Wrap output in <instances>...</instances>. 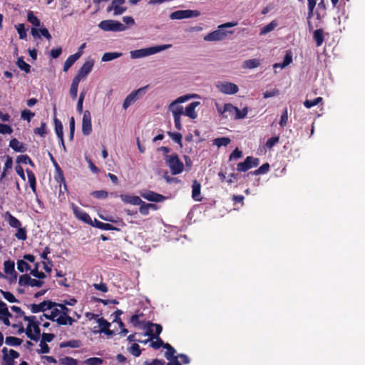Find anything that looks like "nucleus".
Returning a JSON list of instances; mask_svg holds the SVG:
<instances>
[{
  "mask_svg": "<svg viewBox=\"0 0 365 365\" xmlns=\"http://www.w3.org/2000/svg\"><path fill=\"white\" fill-rule=\"evenodd\" d=\"M248 113V108L247 107L244 108L242 110H240L237 108V112H235V115L234 116V119L239 120L245 118Z\"/></svg>",
  "mask_w": 365,
  "mask_h": 365,
  "instance_id": "54",
  "label": "nucleus"
},
{
  "mask_svg": "<svg viewBox=\"0 0 365 365\" xmlns=\"http://www.w3.org/2000/svg\"><path fill=\"white\" fill-rule=\"evenodd\" d=\"M55 165H56V174L54 176V179L59 184V196L58 197H61V193H63L62 185L64 186V190L66 191V192H68V190L67 187V185L66 182V180L64 178L63 170L61 169V168L58 166V165L56 163H55Z\"/></svg>",
  "mask_w": 365,
  "mask_h": 365,
  "instance_id": "13",
  "label": "nucleus"
},
{
  "mask_svg": "<svg viewBox=\"0 0 365 365\" xmlns=\"http://www.w3.org/2000/svg\"><path fill=\"white\" fill-rule=\"evenodd\" d=\"M140 195L144 199H145L148 201H150V202H163L165 199V197L163 196V195L155 192L153 191H150V190H147V191L140 192Z\"/></svg>",
  "mask_w": 365,
  "mask_h": 365,
  "instance_id": "16",
  "label": "nucleus"
},
{
  "mask_svg": "<svg viewBox=\"0 0 365 365\" xmlns=\"http://www.w3.org/2000/svg\"><path fill=\"white\" fill-rule=\"evenodd\" d=\"M15 237L21 240H26L27 238L26 230L25 227H19Z\"/></svg>",
  "mask_w": 365,
  "mask_h": 365,
  "instance_id": "56",
  "label": "nucleus"
},
{
  "mask_svg": "<svg viewBox=\"0 0 365 365\" xmlns=\"http://www.w3.org/2000/svg\"><path fill=\"white\" fill-rule=\"evenodd\" d=\"M269 170V163H266L261 165L258 169L255 170L253 172V174L255 175L265 174Z\"/></svg>",
  "mask_w": 365,
  "mask_h": 365,
  "instance_id": "57",
  "label": "nucleus"
},
{
  "mask_svg": "<svg viewBox=\"0 0 365 365\" xmlns=\"http://www.w3.org/2000/svg\"><path fill=\"white\" fill-rule=\"evenodd\" d=\"M16 65L21 70L25 71L26 73L31 71V66L24 61L23 57L18 58Z\"/></svg>",
  "mask_w": 365,
  "mask_h": 365,
  "instance_id": "39",
  "label": "nucleus"
},
{
  "mask_svg": "<svg viewBox=\"0 0 365 365\" xmlns=\"http://www.w3.org/2000/svg\"><path fill=\"white\" fill-rule=\"evenodd\" d=\"M259 163V160L252 156H247L244 162L237 164V170L239 172H246L252 168L257 167Z\"/></svg>",
  "mask_w": 365,
  "mask_h": 365,
  "instance_id": "11",
  "label": "nucleus"
},
{
  "mask_svg": "<svg viewBox=\"0 0 365 365\" xmlns=\"http://www.w3.org/2000/svg\"><path fill=\"white\" fill-rule=\"evenodd\" d=\"M6 219L9 225L14 228H19L21 226V222L14 216H13L9 211L5 213Z\"/></svg>",
  "mask_w": 365,
  "mask_h": 365,
  "instance_id": "28",
  "label": "nucleus"
},
{
  "mask_svg": "<svg viewBox=\"0 0 365 365\" xmlns=\"http://www.w3.org/2000/svg\"><path fill=\"white\" fill-rule=\"evenodd\" d=\"M123 311L120 309H117L114 313L113 315L115 316L113 322L118 323V326L120 327H124V323L122 322L121 319L120 318V316L123 314Z\"/></svg>",
  "mask_w": 365,
  "mask_h": 365,
  "instance_id": "61",
  "label": "nucleus"
},
{
  "mask_svg": "<svg viewBox=\"0 0 365 365\" xmlns=\"http://www.w3.org/2000/svg\"><path fill=\"white\" fill-rule=\"evenodd\" d=\"M0 316L12 317L9 312L7 305L5 302L0 299Z\"/></svg>",
  "mask_w": 365,
  "mask_h": 365,
  "instance_id": "58",
  "label": "nucleus"
},
{
  "mask_svg": "<svg viewBox=\"0 0 365 365\" xmlns=\"http://www.w3.org/2000/svg\"><path fill=\"white\" fill-rule=\"evenodd\" d=\"M279 137L274 136L267 140L265 143V147L268 149H272L277 143H279Z\"/></svg>",
  "mask_w": 365,
  "mask_h": 365,
  "instance_id": "60",
  "label": "nucleus"
},
{
  "mask_svg": "<svg viewBox=\"0 0 365 365\" xmlns=\"http://www.w3.org/2000/svg\"><path fill=\"white\" fill-rule=\"evenodd\" d=\"M51 310V312L50 314H43L42 316H41L40 319L43 320V318L44 317L47 319L55 322L57 317L59 315L58 308H57L56 307H54Z\"/></svg>",
  "mask_w": 365,
  "mask_h": 365,
  "instance_id": "36",
  "label": "nucleus"
},
{
  "mask_svg": "<svg viewBox=\"0 0 365 365\" xmlns=\"http://www.w3.org/2000/svg\"><path fill=\"white\" fill-rule=\"evenodd\" d=\"M26 173H27L28 180H29L30 187H31L32 191L34 193H36V176H35L34 173L31 170H28V169L26 170Z\"/></svg>",
  "mask_w": 365,
  "mask_h": 365,
  "instance_id": "34",
  "label": "nucleus"
},
{
  "mask_svg": "<svg viewBox=\"0 0 365 365\" xmlns=\"http://www.w3.org/2000/svg\"><path fill=\"white\" fill-rule=\"evenodd\" d=\"M82 51L71 55L68 57L63 64V71L67 72L68 69L75 63V62L81 56Z\"/></svg>",
  "mask_w": 365,
  "mask_h": 365,
  "instance_id": "18",
  "label": "nucleus"
},
{
  "mask_svg": "<svg viewBox=\"0 0 365 365\" xmlns=\"http://www.w3.org/2000/svg\"><path fill=\"white\" fill-rule=\"evenodd\" d=\"M200 12L197 10H178L170 14V19L172 20H180L189 18L197 17Z\"/></svg>",
  "mask_w": 365,
  "mask_h": 365,
  "instance_id": "6",
  "label": "nucleus"
},
{
  "mask_svg": "<svg viewBox=\"0 0 365 365\" xmlns=\"http://www.w3.org/2000/svg\"><path fill=\"white\" fill-rule=\"evenodd\" d=\"M56 306H57L56 302H52L51 300H44L38 304H30L29 308L32 313H38L41 312H45L46 310H50Z\"/></svg>",
  "mask_w": 365,
  "mask_h": 365,
  "instance_id": "8",
  "label": "nucleus"
},
{
  "mask_svg": "<svg viewBox=\"0 0 365 365\" xmlns=\"http://www.w3.org/2000/svg\"><path fill=\"white\" fill-rule=\"evenodd\" d=\"M35 316L24 317V321L28 322V326L26 329V334L30 339L37 341L41 335L39 328L40 322L36 321Z\"/></svg>",
  "mask_w": 365,
  "mask_h": 365,
  "instance_id": "1",
  "label": "nucleus"
},
{
  "mask_svg": "<svg viewBox=\"0 0 365 365\" xmlns=\"http://www.w3.org/2000/svg\"><path fill=\"white\" fill-rule=\"evenodd\" d=\"M237 107L233 106L231 103H225L224 105L222 112L228 113L229 115L234 118V116L235 115V112H237Z\"/></svg>",
  "mask_w": 365,
  "mask_h": 365,
  "instance_id": "46",
  "label": "nucleus"
},
{
  "mask_svg": "<svg viewBox=\"0 0 365 365\" xmlns=\"http://www.w3.org/2000/svg\"><path fill=\"white\" fill-rule=\"evenodd\" d=\"M98 27L105 31H123L127 29L120 21L111 19L101 21L98 24Z\"/></svg>",
  "mask_w": 365,
  "mask_h": 365,
  "instance_id": "5",
  "label": "nucleus"
},
{
  "mask_svg": "<svg viewBox=\"0 0 365 365\" xmlns=\"http://www.w3.org/2000/svg\"><path fill=\"white\" fill-rule=\"evenodd\" d=\"M148 86L142 87L136 91L131 92L125 99L123 107L124 109H127L132 103H133L139 97L143 96L145 93V91Z\"/></svg>",
  "mask_w": 365,
  "mask_h": 365,
  "instance_id": "7",
  "label": "nucleus"
},
{
  "mask_svg": "<svg viewBox=\"0 0 365 365\" xmlns=\"http://www.w3.org/2000/svg\"><path fill=\"white\" fill-rule=\"evenodd\" d=\"M92 131L91 115L89 110H85L82 120V133L88 135Z\"/></svg>",
  "mask_w": 365,
  "mask_h": 365,
  "instance_id": "15",
  "label": "nucleus"
},
{
  "mask_svg": "<svg viewBox=\"0 0 365 365\" xmlns=\"http://www.w3.org/2000/svg\"><path fill=\"white\" fill-rule=\"evenodd\" d=\"M14 262L11 260H6L4 263V269L6 274H13L14 273V279H16V273L14 270Z\"/></svg>",
  "mask_w": 365,
  "mask_h": 365,
  "instance_id": "33",
  "label": "nucleus"
},
{
  "mask_svg": "<svg viewBox=\"0 0 365 365\" xmlns=\"http://www.w3.org/2000/svg\"><path fill=\"white\" fill-rule=\"evenodd\" d=\"M237 25V23L228 22L224 24H222L218 26V29L215 30L212 32L209 33L204 37V40L207 41H221L225 39L227 34H232V31H225V28L233 27Z\"/></svg>",
  "mask_w": 365,
  "mask_h": 365,
  "instance_id": "2",
  "label": "nucleus"
},
{
  "mask_svg": "<svg viewBox=\"0 0 365 365\" xmlns=\"http://www.w3.org/2000/svg\"><path fill=\"white\" fill-rule=\"evenodd\" d=\"M27 20L34 26L38 27L41 25L40 19L36 16L33 11H29L27 14Z\"/></svg>",
  "mask_w": 365,
  "mask_h": 365,
  "instance_id": "40",
  "label": "nucleus"
},
{
  "mask_svg": "<svg viewBox=\"0 0 365 365\" xmlns=\"http://www.w3.org/2000/svg\"><path fill=\"white\" fill-rule=\"evenodd\" d=\"M120 197L123 202L133 205H138L143 202V200L140 199V197L136 195L121 194Z\"/></svg>",
  "mask_w": 365,
  "mask_h": 365,
  "instance_id": "17",
  "label": "nucleus"
},
{
  "mask_svg": "<svg viewBox=\"0 0 365 365\" xmlns=\"http://www.w3.org/2000/svg\"><path fill=\"white\" fill-rule=\"evenodd\" d=\"M288 121V110L285 108L281 115L280 120L279 124L280 127L284 128L287 125Z\"/></svg>",
  "mask_w": 365,
  "mask_h": 365,
  "instance_id": "55",
  "label": "nucleus"
},
{
  "mask_svg": "<svg viewBox=\"0 0 365 365\" xmlns=\"http://www.w3.org/2000/svg\"><path fill=\"white\" fill-rule=\"evenodd\" d=\"M170 46V45H163L134 50L130 51V57L132 58H140L145 57L158 53Z\"/></svg>",
  "mask_w": 365,
  "mask_h": 365,
  "instance_id": "4",
  "label": "nucleus"
},
{
  "mask_svg": "<svg viewBox=\"0 0 365 365\" xmlns=\"http://www.w3.org/2000/svg\"><path fill=\"white\" fill-rule=\"evenodd\" d=\"M10 356L3 357V365H14V359L19 357V353L14 349L9 350Z\"/></svg>",
  "mask_w": 365,
  "mask_h": 365,
  "instance_id": "25",
  "label": "nucleus"
},
{
  "mask_svg": "<svg viewBox=\"0 0 365 365\" xmlns=\"http://www.w3.org/2000/svg\"><path fill=\"white\" fill-rule=\"evenodd\" d=\"M60 363L62 365H77L78 361L76 359L70 357V356H66L64 358H61L60 359Z\"/></svg>",
  "mask_w": 365,
  "mask_h": 365,
  "instance_id": "59",
  "label": "nucleus"
},
{
  "mask_svg": "<svg viewBox=\"0 0 365 365\" xmlns=\"http://www.w3.org/2000/svg\"><path fill=\"white\" fill-rule=\"evenodd\" d=\"M123 53L120 52H108L105 53L102 56V61H110L113 59L118 58L120 56H122Z\"/></svg>",
  "mask_w": 365,
  "mask_h": 365,
  "instance_id": "35",
  "label": "nucleus"
},
{
  "mask_svg": "<svg viewBox=\"0 0 365 365\" xmlns=\"http://www.w3.org/2000/svg\"><path fill=\"white\" fill-rule=\"evenodd\" d=\"M165 160L172 175H175L182 173L184 165L176 153L166 155L165 156Z\"/></svg>",
  "mask_w": 365,
  "mask_h": 365,
  "instance_id": "3",
  "label": "nucleus"
},
{
  "mask_svg": "<svg viewBox=\"0 0 365 365\" xmlns=\"http://www.w3.org/2000/svg\"><path fill=\"white\" fill-rule=\"evenodd\" d=\"M144 327L147 329L145 335L149 336L150 339L159 336L163 330V327L160 324H153L149 322L145 323Z\"/></svg>",
  "mask_w": 365,
  "mask_h": 365,
  "instance_id": "12",
  "label": "nucleus"
},
{
  "mask_svg": "<svg viewBox=\"0 0 365 365\" xmlns=\"http://www.w3.org/2000/svg\"><path fill=\"white\" fill-rule=\"evenodd\" d=\"M260 65V62L258 59L253 58L249 59L244 62L243 67L245 68L253 69L258 67Z\"/></svg>",
  "mask_w": 365,
  "mask_h": 365,
  "instance_id": "44",
  "label": "nucleus"
},
{
  "mask_svg": "<svg viewBox=\"0 0 365 365\" xmlns=\"http://www.w3.org/2000/svg\"><path fill=\"white\" fill-rule=\"evenodd\" d=\"M216 87L221 93L227 95L235 94L239 91L238 86L235 83L228 81L218 82Z\"/></svg>",
  "mask_w": 365,
  "mask_h": 365,
  "instance_id": "9",
  "label": "nucleus"
},
{
  "mask_svg": "<svg viewBox=\"0 0 365 365\" xmlns=\"http://www.w3.org/2000/svg\"><path fill=\"white\" fill-rule=\"evenodd\" d=\"M34 115L35 113L28 109H24L21 112V119L26 120L29 123L31 120Z\"/></svg>",
  "mask_w": 365,
  "mask_h": 365,
  "instance_id": "50",
  "label": "nucleus"
},
{
  "mask_svg": "<svg viewBox=\"0 0 365 365\" xmlns=\"http://www.w3.org/2000/svg\"><path fill=\"white\" fill-rule=\"evenodd\" d=\"M277 26V24L274 21H272V22H270L269 24H267L266 26H263L261 29L259 34L261 36L265 35L266 34L273 31Z\"/></svg>",
  "mask_w": 365,
  "mask_h": 365,
  "instance_id": "45",
  "label": "nucleus"
},
{
  "mask_svg": "<svg viewBox=\"0 0 365 365\" xmlns=\"http://www.w3.org/2000/svg\"><path fill=\"white\" fill-rule=\"evenodd\" d=\"M163 348L166 349L167 351L165 353V357L170 361H173L174 359H178V356H175L176 352L175 349L168 343H165Z\"/></svg>",
  "mask_w": 365,
  "mask_h": 365,
  "instance_id": "26",
  "label": "nucleus"
},
{
  "mask_svg": "<svg viewBox=\"0 0 365 365\" xmlns=\"http://www.w3.org/2000/svg\"><path fill=\"white\" fill-rule=\"evenodd\" d=\"M17 269L20 272L31 270V266L25 261V259H19L17 261Z\"/></svg>",
  "mask_w": 365,
  "mask_h": 365,
  "instance_id": "47",
  "label": "nucleus"
},
{
  "mask_svg": "<svg viewBox=\"0 0 365 365\" xmlns=\"http://www.w3.org/2000/svg\"><path fill=\"white\" fill-rule=\"evenodd\" d=\"M81 346V341L80 340H70L68 341L62 342L60 344L61 348L71 347V348H79Z\"/></svg>",
  "mask_w": 365,
  "mask_h": 365,
  "instance_id": "42",
  "label": "nucleus"
},
{
  "mask_svg": "<svg viewBox=\"0 0 365 365\" xmlns=\"http://www.w3.org/2000/svg\"><path fill=\"white\" fill-rule=\"evenodd\" d=\"M200 104L199 101H193L186 107L185 115L190 117L191 119H195L197 116L195 112V108Z\"/></svg>",
  "mask_w": 365,
  "mask_h": 365,
  "instance_id": "21",
  "label": "nucleus"
},
{
  "mask_svg": "<svg viewBox=\"0 0 365 365\" xmlns=\"http://www.w3.org/2000/svg\"><path fill=\"white\" fill-rule=\"evenodd\" d=\"M16 162L18 163L29 164L31 166H34V163L27 155H21L17 157Z\"/></svg>",
  "mask_w": 365,
  "mask_h": 365,
  "instance_id": "51",
  "label": "nucleus"
},
{
  "mask_svg": "<svg viewBox=\"0 0 365 365\" xmlns=\"http://www.w3.org/2000/svg\"><path fill=\"white\" fill-rule=\"evenodd\" d=\"M201 185L197 180H195L192 182V197L195 201H201L202 197H201Z\"/></svg>",
  "mask_w": 365,
  "mask_h": 365,
  "instance_id": "19",
  "label": "nucleus"
},
{
  "mask_svg": "<svg viewBox=\"0 0 365 365\" xmlns=\"http://www.w3.org/2000/svg\"><path fill=\"white\" fill-rule=\"evenodd\" d=\"M93 64V61H86L81 67V68L78 71L77 74L82 78H85L91 71Z\"/></svg>",
  "mask_w": 365,
  "mask_h": 365,
  "instance_id": "20",
  "label": "nucleus"
},
{
  "mask_svg": "<svg viewBox=\"0 0 365 365\" xmlns=\"http://www.w3.org/2000/svg\"><path fill=\"white\" fill-rule=\"evenodd\" d=\"M31 35L35 38H40L41 35L40 34L45 37L47 40L50 41L51 39V35L48 32V29L46 28H41V29H36V28H32L31 31Z\"/></svg>",
  "mask_w": 365,
  "mask_h": 365,
  "instance_id": "22",
  "label": "nucleus"
},
{
  "mask_svg": "<svg viewBox=\"0 0 365 365\" xmlns=\"http://www.w3.org/2000/svg\"><path fill=\"white\" fill-rule=\"evenodd\" d=\"M54 125H55V132L56 135L58 136L59 140H62V137H63V125L60 120H58L56 115L53 118Z\"/></svg>",
  "mask_w": 365,
  "mask_h": 365,
  "instance_id": "32",
  "label": "nucleus"
},
{
  "mask_svg": "<svg viewBox=\"0 0 365 365\" xmlns=\"http://www.w3.org/2000/svg\"><path fill=\"white\" fill-rule=\"evenodd\" d=\"M97 322L99 324L100 329L98 331H93L94 333H102L103 331H105L107 328H109L110 326V324L104 318H98L97 319Z\"/></svg>",
  "mask_w": 365,
  "mask_h": 365,
  "instance_id": "37",
  "label": "nucleus"
},
{
  "mask_svg": "<svg viewBox=\"0 0 365 365\" xmlns=\"http://www.w3.org/2000/svg\"><path fill=\"white\" fill-rule=\"evenodd\" d=\"M313 38L317 46H320L324 42V31L322 29H317L314 31Z\"/></svg>",
  "mask_w": 365,
  "mask_h": 365,
  "instance_id": "31",
  "label": "nucleus"
},
{
  "mask_svg": "<svg viewBox=\"0 0 365 365\" xmlns=\"http://www.w3.org/2000/svg\"><path fill=\"white\" fill-rule=\"evenodd\" d=\"M72 210L73 212L74 215L77 219L79 220L83 221L85 223H87L88 225L92 224V220L90 217V215L83 211V210L80 209L78 206H76L75 204H72L71 205Z\"/></svg>",
  "mask_w": 365,
  "mask_h": 365,
  "instance_id": "14",
  "label": "nucleus"
},
{
  "mask_svg": "<svg viewBox=\"0 0 365 365\" xmlns=\"http://www.w3.org/2000/svg\"><path fill=\"white\" fill-rule=\"evenodd\" d=\"M9 146L16 152L24 153L27 150L26 145L19 142L16 138L10 140Z\"/></svg>",
  "mask_w": 365,
  "mask_h": 365,
  "instance_id": "23",
  "label": "nucleus"
},
{
  "mask_svg": "<svg viewBox=\"0 0 365 365\" xmlns=\"http://www.w3.org/2000/svg\"><path fill=\"white\" fill-rule=\"evenodd\" d=\"M292 62V53L290 51H287L286 54L284 57L283 62L282 63H274V68L279 67L283 68Z\"/></svg>",
  "mask_w": 365,
  "mask_h": 365,
  "instance_id": "29",
  "label": "nucleus"
},
{
  "mask_svg": "<svg viewBox=\"0 0 365 365\" xmlns=\"http://www.w3.org/2000/svg\"><path fill=\"white\" fill-rule=\"evenodd\" d=\"M59 325H72L75 322L74 319L68 315L60 314L57 317L56 321Z\"/></svg>",
  "mask_w": 365,
  "mask_h": 365,
  "instance_id": "27",
  "label": "nucleus"
},
{
  "mask_svg": "<svg viewBox=\"0 0 365 365\" xmlns=\"http://www.w3.org/2000/svg\"><path fill=\"white\" fill-rule=\"evenodd\" d=\"M169 110L172 112L173 115H178L183 114V107L178 103L176 101L171 103L168 108Z\"/></svg>",
  "mask_w": 365,
  "mask_h": 365,
  "instance_id": "30",
  "label": "nucleus"
},
{
  "mask_svg": "<svg viewBox=\"0 0 365 365\" xmlns=\"http://www.w3.org/2000/svg\"><path fill=\"white\" fill-rule=\"evenodd\" d=\"M31 278L28 274L21 275L19 279V284L23 287L30 286Z\"/></svg>",
  "mask_w": 365,
  "mask_h": 365,
  "instance_id": "52",
  "label": "nucleus"
},
{
  "mask_svg": "<svg viewBox=\"0 0 365 365\" xmlns=\"http://www.w3.org/2000/svg\"><path fill=\"white\" fill-rule=\"evenodd\" d=\"M125 0H113L111 4L107 7V12L113 11L114 16L123 14L127 11V7L124 6Z\"/></svg>",
  "mask_w": 365,
  "mask_h": 365,
  "instance_id": "10",
  "label": "nucleus"
},
{
  "mask_svg": "<svg viewBox=\"0 0 365 365\" xmlns=\"http://www.w3.org/2000/svg\"><path fill=\"white\" fill-rule=\"evenodd\" d=\"M22 339L15 336H6L5 343L9 346H20L22 343Z\"/></svg>",
  "mask_w": 365,
  "mask_h": 365,
  "instance_id": "41",
  "label": "nucleus"
},
{
  "mask_svg": "<svg viewBox=\"0 0 365 365\" xmlns=\"http://www.w3.org/2000/svg\"><path fill=\"white\" fill-rule=\"evenodd\" d=\"M231 142V140L228 137H222V138H217L214 139L213 144L218 148H220L221 146H227L229 145Z\"/></svg>",
  "mask_w": 365,
  "mask_h": 365,
  "instance_id": "38",
  "label": "nucleus"
},
{
  "mask_svg": "<svg viewBox=\"0 0 365 365\" xmlns=\"http://www.w3.org/2000/svg\"><path fill=\"white\" fill-rule=\"evenodd\" d=\"M103 360L98 357H91L86 359V363L89 365H101Z\"/></svg>",
  "mask_w": 365,
  "mask_h": 365,
  "instance_id": "63",
  "label": "nucleus"
},
{
  "mask_svg": "<svg viewBox=\"0 0 365 365\" xmlns=\"http://www.w3.org/2000/svg\"><path fill=\"white\" fill-rule=\"evenodd\" d=\"M39 264L36 263L34 264V268L31 269L30 274L39 279H42L46 277V274L43 272H39L38 269Z\"/></svg>",
  "mask_w": 365,
  "mask_h": 365,
  "instance_id": "43",
  "label": "nucleus"
},
{
  "mask_svg": "<svg viewBox=\"0 0 365 365\" xmlns=\"http://www.w3.org/2000/svg\"><path fill=\"white\" fill-rule=\"evenodd\" d=\"M91 225L103 230H119L118 228H116L113 225L109 223H104L96 219H95L94 221L92 222V224Z\"/></svg>",
  "mask_w": 365,
  "mask_h": 365,
  "instance_id": "24",
  "label": "nucleus"
},
{
  "mask_svg": "<svg viewBox=\"0 0 365 365\" xmlns=\"http://www.w3.org/2000/svg\"><path fill=\"white\" fill-rule=\"evenodd\" d=\"M91 195L98 199H105L108 197V193L105 190H96L91 193Z\"/></svg>",
  "mask_w": 365,
  "mask_h": 365,
  "instance_id": "62",
  "label": "nucleus"
},
{
  "mask_svg": "<svg viewBox=\"0 0 365 365\" xmlns=\"http://www.w3.org/2000/svg\"><path fill=\"white\" fill-rule=\"evenodd\" d=\"M130 351L133 356L136 357L139 356L141 354L140 346L136 343L132 344V346L130 348Z\"/></svg>",
  "mask_w": 365,
  "mask_h": 365,
  "instance_id": "64",
  "label": "nucleus"
},
{
  "mask_svg": "<svg viewBox=\"0 0 365 365\" xmlns=\"http://www.w3.org/2000/svg\"><path fill=\"white\" fill-rule=\"evenodd\" d=\"M168 135L175 142L177 143L180 147H182V134L180 133L177 132H168Z\"/></svg>",
  "mask_w": 365,
  "mask_h": 365,
  "instance_id": "48",
  "label": "nucleus"
},
{
  "mask_svg": "<svg viewBox=\"0 0 365 365\" xmlns=\"http://www.w3.org/2000/svg\"><path fill=\"white\" fill-rule=\"evenodd\" d=\"M0 292L2 294L4 299H6L8 302L11 303L19 302V301L16 299V297L11 292L8 291H4L2 289L0 290Z\"/></svg>",
  "mask_w": 365,
  "mask_h": 365,
  "instance_id": "53",
  "label": "nucleus"
},
{
  "mask_svg": "<svg viewBox=\"0 0 365 365\" xmlns=\"http://www.w3.org/2000/svg\"><path fill=\"white\" fill-rule=\"evenodd\" d=\"M323 101V98L322 97H317L314 98V100H306L304 102V106L307 108H310L314 106L318 105L319 103H322Z\"/></svg>",
  "mask_w": 365,
  "mask_h": 365,
  "instance_id": "49",
  "label": "nucleus"
}]
</instances>
